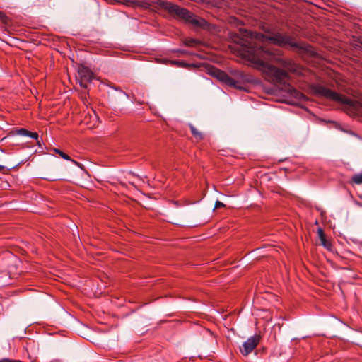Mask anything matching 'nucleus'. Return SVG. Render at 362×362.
Listing matches in <instances>:
<instances>
[{
  "instance_id": "f257e3e1",
  "label": "nucleus",
  "mask_w": 362,
  "mask_h": 362,
  "mask_svg": "<svg viewBox=\"0 0 362 362\" xmlns=\"http://www.w3.org/2000/svg\"><path fill=\"white\" fill-rule=\"evenodd\" d=\"M243 37L236 36L235 42L240 45L238 52L245 59L262 71L265 79L276 85H284L289 79V72L302 74L303 69L291 59L276 58L273 53L255 42L268 40L283 48L305 49V45L298 42L295 37L275 30H268L265 34L243 32Z\"/></svg>"
},
{
  "instance_id": "f03ea898",
  "label": "nucleus",
  "mask_w": 362,
  "mask_h": 362,
  "mask_svg": "<svg viewBox=\"0 0 362 362\" xmlns=\"http://www.w3.org/2000/svg\"><path fill=\"white\" fill-rule=\"evenodd\" d=\"M312 90L315 95L345 105V112L352 117L359 116L362 114V103L361 102L348 98L320 84L313 85Z\"/></svg>"
},
{
  "instance_id": "7ed1b4c3",
  "label": "nucleus",
  "mask_w": 362,
  "mask_h": 362,
  "mask_svg": "<svg viewBox=\"0 0 362 362\" xmlns=\"http://www.w3.org/2000/svg\"><path fill=\"white\" fill-rule=\"evenodd\" d=\"M152 7L158 10H164L173 17L191 23L196 28H204L207 25V21L199 18L185 8H181L171 2L157 0L153 2Z\"/></svg>"
},
{
  "instance_id": "20e7f679",
  "label": "nucleus",
  "mask_w": 362,
  "mask_h": 362,
  "mask_svg": "<svg viewBox=\"0 0 362 362\" xmlns=\"http://www.w3.org/2000/svg\"><path fill=\"white\" fill-rule=\"evenodd\" d=\"M209 74L213 77L218 79L219 81L223 83L230 86L236 88L237 81L231 78L227 73L225 71L216 68L214 66H210L208 69Z\"/></svg>"
},
{
  "instance_id": "39448f33",
  "label": "nucleus",
  "mask_w": 362,
  "mask_h": 362,
  "mask_svg": "<svg viewBox=\"0 0 362 362\" xmlns=\"http://www.w3.org/2000/svg\"><path fill=\"white\" fill-rule=\"evenodd\" d=\"M261 340V336L259 334H255L250 337L245 341L240 348V353L246 356L249 355L252 351L257 346Z\"/></svg>"
},
{
  "instance_id": "423d86ee",
  "label": "nucleus",
  "mask_w": 362,
  "mask_h": 362,
  "mask_svg": "<svg viewBox=\"0 0 362 362\" xmlns=\"http://www.w3.org/2000/svg\"><path fill=\"white\" fill-rule=\"evenodd\" d=\"M80 86L84 88H87L88 83L93 78V73L87 66L81 64L78 69Z\"/></svg>"
},
{
  "instance_id": "0eeeda50",
  "label": "nucleus",
  "mask_w": 362,
  "mask_h": 362,
  "mask_svg": "<svg viewBox=\"0 0 362 362\" xmlns=\"http://www.w3.org/2000/svg\"><path fill=\"white\" fill-rule=\"evenodd\" d=\"M163 63L165 64H168L170 66H176L178 67H182L186 69H196L198 68L199 66L197 64H189L187 62H185L183 61L180 60H169V59H165L163 60Z\"/></svg>"
},
{
  "instance_id": "6e6552de",
  "label": "nucleus",
  "mask_w": 362,
  "mask_h": 362,
  "mask_svg": "<svg viewBox=\"0 0 362 362\" xmlns=\"http://www.w3.org/2000/svg\"><path fill=\"white\" fill-rule=\"evenodd\" d=\"M13 132L17 135L33 138L35 140H36L37 144L39 146H41L40 141H39V135L37 132H32L24 128L17 129Z\"/></svg>"
},
{
  "instance_id": "1a4fd4ad",
  "label": "nucleus",
  "mask_w": 362,
  "mask_h": 362,
  "mask_svg": "<svg viewBox=\"0 0 362 362\" xmlns=\"http://www.w3.org/2000/svg\"><path fill=\"white\" fill-rule=\"evenodd\" d=\"M317 235H318L319 239L320 240V244L322 245H323L328 250H332V244L330 240H327L326 235H325L324 230L322 228H319L317 229Z\"/></svg>"
},
{
  "instance_id": "9d476101",
  "label": "nucleus",
  "mask_w": 362,
  "mask_h": 362,
  "mask_svg": "<svg viewBox=\"0 0 362 362\" xmlns=\"http://www.w3.org/2000/svg\"><path fill=\"white\" fill-rule=\"evenodd\" d=\"M189 128L192 134L197 141H199L204 139V134L202 132H199L192 124H189Z\"/></svg>"
},
{
  "instance_id": "9b49d317",
  "label": "nucleus",
  "mask_w": 362,
  "mask_h": 362,
  "mask_svg": "<svg viewBox=\"0 0 362 362\" xmlns=\"http://www.w3.org/2000/svg\"><path fill=\"white\" fill-rule=\"evenodd\" d=\"M183 43L187 47H195L201 44V42L198 40L193 38H186L183 41Z\"/></svg>"
},
{
  "instance_id": "f8f14e48",
  "label": "nucleus",
  "mask_w": 362,
  "mask_h": 362,
  "mask_svg": "<svg viewBox=\"0 0 362 362\" xmlns=\"http://www.w3.org/2000/svg\"><path fill=\"white\" fill-rule=\"evenodd\" d=\"M350 183H354L357 185L362 184V173L355 174L351 177Z\"/></svg>"
},
{
  "instance_id": "ddd939ff",
  "label": "nucleus",
  "mask_w": 362,
  "mask_h": 362,
  "mask_svg": "<svg viewBox=\"0 0 362 362\" xmlns=\"http://www.w3.org/2000/svg\"><path fill=\"white\" fill-rule=\"evenodd\" d=\"M54 151L57 154H59L62 158H63L64 159L67 160H71L73 163H74L75 164L78 165V163L76 161L72 160L68 154L65 153L64 152L62 151L61 150L54 148Z\"/></svg>"
},
{
  "instance_id": "4468645a",
  "label": "nucleus",
  "mask_w": 362,
  "mask_h": 362,
  "mask_svg": "<svg viewBox=\"0 0 362 362\" xmlns=\"http://www.w3.org/2000/svg\"><path fill=\"white\" fill-rule=\"evenodd\" d=\"M173 52L174 53H177L179 54L185 55V56H192V55H194L192 52H189L188 50L182 49H175Z\"/></svg>"
},
{
  "instance_id": "2eb2a0df",
  "label": "nucleus",
  "mask_w": 362,
  "mask_h": 362,
  "mask_svg": "<svg viewBox=\"0 0 362 362\" xmlns=\"http://www.w3.org/2000/svg\"><path fill=\"white\" fill-rule=\"evenodd\" d=\"M0 21L5 25L9 23V18L3 12L0 11Z\"/></svg>"
},
{
  "instance_id": "dca6fc26",
  "label": "nucleus",
  "mask_w": 362,
  "mask_h": 362,
  "mask_svg": "<svg viewBox=\"0 0 362 362\" xmlns=\"http://www.w3.org/2000/svg\"><path fill=\"white\" fill-rule=\"evenodd\" d=\"M132 4L135 6H141L143 8H148V6L150 5L147 1H132Z\"/></svg>"
},
{
  "instance_id": "f3484780",
  "label": "nucleus",
  "mask_w": 362,
  "mask_h": 362,
  "mask_svg": "<svg viewBox=\"0 0 362 362\" xmlns=\"http://www.w3.org/2000/svg\"><path fill=\"white\" fill-rule=\"evenodd\" d=\"M222 207H225V204L223 203H222L221 202L217 200L215 203L214 209H219V208H222Z\"/></svg>"
},
{
  "instance_id": "a211bd4d",
  "label": "nucleus",
  "mask_w": 362,
  "mask_h": 362,
  "mask_svg": "<svg viewBox=\"0 0 362 362\" xmlns=\"http://www.w3.org/2000/svg\"><path fill=\"white\" fill-rule=\"evenodd\" d=\"M0 362H22L20 360H14V359H10V358H2L0 360Z\"/></svg>"
},
{
  "instance_id": "6ab92c4d",
  "label": "nucleus",
  "mask_w": 362,
  "mask_h": 362,
  "mask_svg": "<svg viewBox=\"0 0 362 362\" xmlns=\"http://www.w3.org/2000/svg\"><path fill=\"white\" fill-rule=\"evenodd\" d=\"M5 170V167L4 165H0V172H2Z\"/></svg>"
}]
</instances>
